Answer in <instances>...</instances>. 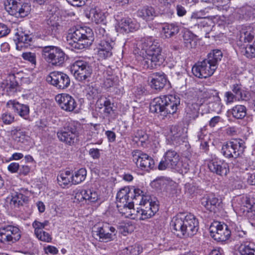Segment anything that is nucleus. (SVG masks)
<instances>
[{
    "label": "nucleus",
    "mask_w": 255,
    "mask_h": 255,
    "mask_svg": "<svg viewBox=\"0 0 255 255\" xmlns=\"http://www.w3.org/2000/svg\"><path fill=\"white\" fill-rule=\"evenodd\" d=\"M134 53L144 68H154L165 60L160 43L151 37L144 38L137 42Z\"/></svg>",
    "instance_id": "f257e3e1"
},
{
    "label": "nucleus",
    "mask_w": 255,
    "mask_h": 255,
    "mask_svg": "<svg viewBox=\"0 0 255 255\" xmlns=\"http://www.w3.org/2000/svg\"><path fill=\"white\" fill-rule=\"evenodd\" d=\"M171 226L178 236L185 238L195 235L199 229V222L191 214L179 213L171 221Z\"/></svg>",
    "instance_id": "f03ea898"
},
{
    "label": "nucleus",
    "mask_w": 255,
    "mask_h": 255,
    "mask_svg": "<svg viewBox=\"0 0 255 255\" xmlns=\"http://www.w3.org/2000/svg\"><path fill=\"white\" fill-rule=\"evenodd\" d=\"M135 196V204L140 206L136 210V216L140 220L151 218L158 211V203L155 198L144 195L142 190H137Z\"/></svg>",
    "instance_id": "7ed1b4c3"
},
{
    "label": "nucleus",
    "mask_w": 255,
    "mask_h": 255,
    "mask_svg": "<svg viewBox=\"0 0 255 255\" xmlns=\"http://www.w3.org/2000/svg\"><path fill=\"white\" fill-rule=\"evenodd\" d=\"M68 43L72 49L82 50L90 46L94 40L92 30L88 27H80L67 36Z\"/></svg>",
    "instance_id": "20e7f679"
},
{
    "label": "nucleus",
    "mask_w": 255,
    "mask_h": 255,
    "mask_svg": "<svg viewBox=\"0 0 255 255\" xmlns=\"http://www.w3.org/2000/svg\"><path fill=\"white\" fill-rule=\"evenodd\" d=\"M160 170L170 169L181 174L186 173L189 165L186 161H180L179 154L175 150H168L164 154L163 159L158 164Z\"/></svg>",
    "instance_id": "39448f33"
},
{
    "label": "nucleus",
    "mask_w": 255,
    "mask_h": 255,
    "mask_svg": "<svg viewBox=\"0 0 255 255\" xmlns=\"http://www.w3.org/2000/svg\"><path fill=\"white\" fill-rule=\"evenodd\" d=\"M95 32L99 42L97 46L98 55L100 58L105 59L110 57L113 54V49L115 42L105 28L97 26Z\"/></svg>",
    "instance_id": "423d86ee"
},
{
    "label": "nucleus",
    "mask_w": 255,
    "mask_h": 255,
    "mask_svg": "<svg viewBox=\"0 0 255 255\" xmlns=\"http://www.w3.org/2000/svg\"><path fill=\"white\" fill-rule=\"evenodd\" d=\"M42 56L46 62L55 66L62 65L65 60V54L63 50L54 46L43 47Z\"/></svg>",
    "instance_id": "0eeeda50"
},
{
    "label": "nucleus",
    "mask_w": 255,
    "mask_h": 255,
    "mask_svg": "<svg viewBox=\"0 0 255 255\" xmlns=\"http://www.w3.org/2000/svg\"><path fill=\"white\" fill-rule=\"evenodd\" d=\"M4 7L10 14L16 17H25L31 10L30 4L23 2L21 0H6Z\"/></svg>",
    "instance_id": "6e6552de"
},
{
    "label": "nucleus",
    "mask_w": 255,
    "mask_h": 255,
    "mask_svg": "<svg viewBox=\"0 0 255 255\" xmlns=\"http://www.w3.org/2000/svg\"><path fill=\"white\" fill-rule=\"evenodd\" d=\"M21 231L17 226L4 225L0 228V242L11 244L17 242L21 238Z\"/></svg>",
    "instance_id": "1a4fd4ad"
},
{
    "label": "nucleus",
    "mask_w": 255,
    "mask_h": 255,
    "mask_svg": "<svg viewBox=\"0 0 255 255\" xmlns=\"http://www.w3.org/2000/svg\"><path fill=\"white\" fill-rule=\"evenodd\" d=\"M245 146L241 139H235L223 144L221 152L227 158H237L244 152Z\"/></svg>",
    "instance_id": "9d476101"
},
{
    "label": "nucleus",
    "mask_w": 255,
    "mask_h": 255,
    "mask_svg": "<svg viewBox=\"0 0 255 255\" xmlns=\"http://www.w3.org/2000/svg\"><path fill=\"white\" fill-rule=\"evenodd\" d=\"M71 71L77 80L82 82L90 77L92 73V69L87 62L78 60L73 64Z\"/></svg>",
    "instance_id": "9b49d317"
},
{
    "label": "nucleus",
    "mask_w": 255,
    "mask_h": 255,
    "mask_svg": "<svg viewBox=\"0 0 255 255\" xmlns=\"http://www.w3.org/2000/svg\"><path fill=\"white\" fill-rule=\"evenodd\" d=\"M209 230L211 236L218 242H225L228 240L231 233L226 224L219 222H213Z\"/></svg>",
    "instance_id": "f8f14e48"
},
{
    "label": "nucleus",
    "mask_w": 255,
    "mask_h": 255,
    "mask_svg": "<svg viewBox=\"0 0 255 255\" xmlns=\"http://www.w3.org/2000/svg\"><path fill=\"white\" fill-rule=\"evenodd\" d=\"M93 233L97 240L101 242L107 243L114 240L117 231L114 227L106 223L101 227H98Z\"/></svg>",
    "instance_id": "ddd939ff"
},
{
    "label": "nucleus",
    "mask_w": 255,
    "mask_h": 255,
    "mask_svg": "<svg viewBox=\"0 0 255 255\" xmlns=\"http://www.w3.org/2000/svg\"><path fill=\"white\" fill-rule=\"evenodd\" d=\"M46 81L58 89L67 88L70 84L69 77L64 73L58 71L51 72L46 77Z\"/></svg>",
    "instance_id": "4468645a"
},
{
    "label": "nucleus",
    "mask_w": 255,
    "mask_h": 255,
    "mask_svg": "<svg viewBox=\"0 0 255 255\" xmlns=\"http://www.w3.org/2000/svg\"><path fill=\"white\" fill-rule=\"evenodd\" d=\"M216 69L212 66L205 59L198 61L192 67L193 75L199 78H207L211 76Z\"/></svg>",
    "instance_id": "2eb2a0df"
},
{
    "label": "nucleus",
    "mask_w": 255,
    "mask_h": 255,
    "mask_svg": "<svg viewBox=\"0 0 255 255\" xmlns=\"http://www.w3.org/2000/svg\"><path fill=\"white\" fill-rule=\"evenodd\" d=\"M137 190H141L139 188L130 189L128 186L121 188L117 193L116 197L117 207L123 206L131 202H134V196L136 195Z\"/></svg>",
    "instance_id": "dca6fc26"
},
{
    "label": "nucleus",
    "mask_w": 255,
    "mask_h": 255,
    "mask_svg": "<svg viewBox=\"0 0 255 255\" xmlns=\"http://www.w3.org/2000/svg\"><path fill=\"white\" fill-rule=\"evenodd\" d=\"M132 155L136 166L141 169L148 171L153 167L154 160L147 154L139 150H134L132 152Z\"/></svg>",
    "instance_id": "f3484780"
},
{
    "label": "nucleus",
    "mask_w": 255,
    "mask_h": 255,
    "mask_svg": "<svg viewBox=\"0 0 255 255\" xmlns=\"http://www.w3.org/2000/svg\"><path fill=\"white\" fill-rule=\"evenodd\" d=\"M57 135L60 141L67 144L72 145L77 139L78 132L74 126L69 125L57 131Z\"/></svg>",
    "instance_id": "a211bd4d"
},
{
    "label": "nucleus",
    "mask_w": 255,
    "mask_h": 255,
    "mask_svg": "<svg viewBox=\"0 0 255 255\" xmlns=\"http://www.w3.org/2000/svg\"><path fill=\"white\" fill-rule=\"evenodd\" d=\"M254 204L253 201L247 195L237 197L234 202L236 210L245 216L252 211Z\"/></svg>",
    "instance_id": "6ab92c4d"
},
{
    "label": "nucleus",
    "mask_w": 255,
    "mask_h": 255,
    "mask_svg": "<svg viewBox=\"0 0 255 255\" xmlns=\"http://www.w3.org/2000/svg\"><path fill=\"white\" fill-rule=\"evenodd\" d=\"M180 103L179 97L173 95L165 96L164 110L163 111L162 116L166 117L168 115L175 114Z\"/></svg>",
    "instance_id": "aec40b11"
},
{
    "label": "nucleus",
    "mask_w": 255,
    "mask_h": 255,
    "mask_svg": "<svg viewBox=\"0 0 255 255\" xmlns=\"http://www.w3.org/2000/svg\"><path fill=\"white\" fill-rule=\"evenodd\" d=\"M60 108L67 112H72L76 108L77 103L75 99L67 94H61L55 97Z\"/></svg>",
    "instance_id": "412c9836"
},
{
    "label": "nucleus",
    "mask_w": 255,
    "mask_h": 255,
    "mask_svg": "<svg viewBox=\"0 0 255 255\" xmlns=\"http://www.w3.org/2000/svg\"><path fill=\"white\" fill-rule=\"evenodd\" d=\"M208 166L212 172L221 176L226 175L229 171L228 164L216 158L209 161Z\"/></svg>",
    "instance_id": "4be33fe9"
},
{
    "label": "nucleus",
    "mask_w": 255,
    "mask_h": 255,
    "mask_svg": "<svg viewBox=\"0 0 255 255\" xmlns=\"http://www.w3.org/2000/svg\"><path fill=\"white\" fill-rule=\"evenodd\" d=\"M75 197L80 201L86 200L90 203H95L99 199L98 192L91 189L79 190L76 193Z\"/></svg>",
    "instance_id": "5701e85b"
},
{
    "label": "nucleus",
    "mask_w": 255,
    "mask_h": 255,
    "mask_svg": "<svg viewBox=\"0 0 255 255\" xmlns=\"http://www.w3.org/2000/svg\"><path fill=\"white\" fill-rule=\"evenodd\" d=\"M150 85L155 90H161L164 88L167 83V79L163 72H156L152 74Z\"/></svg>",
    "instance_id": "b1692460"
},
{
    "label": "nucleus",
    "mask_w": 255,
    "mask_h": 255,
    "mask_svg": "<svg viewBox=\"0 0 255 255\" xmlns=\"http://www.w3.org/2000/svg\"><path fill=\"white\" fill-rule=\"evenodd\" d=\"M221 201L215 194L211 193L203 197L201 204L210 211L216 212V209L220 206Z\"/></svg>",
    "instance_id": "393cba45"
},
{
    "label": "nucleus",
    "mask_w": 255,
    "mask_h": 255,
    "mask_svg": "<svg viewBox=\"0 0 255 255\" xmlns=\"http://www.w3.org/2000/svg\"><path fill=\"white\" fill-rule=\"evenodd\" d=\"M31 40L32 38L29 35L22 31H18L15 34L14 40L16 41V49L18 50H21L23 48L28 47Z\"/></svg>",
    "instance_id": "a878e982"
},
{
    "label": "nucleus",
    "mask_w": 255,
    "mask_h": 255,
    "mask_svg": "<svg viewBox=\"0 0 255 255\" xmlns=\"http://www.w3.org/2000/svg\"><path fill=\"white\" fill-rule=\"evenodd\" d=\"M255 37V23L244 26L240 31V40L241 42H250Z\"/></svg>",
    "instance_id": "bb28decb"
},
{
    "label": "nucleus",
    "mask_w": 255,
    "mask_h": 255,
    "mask_svg": "<svg viewBox=\"0 0 255 255\" xmlns=\"http://www.w3.org/2000/svg\"><path fill=\"white\" fill-rule=\"evenodd\" d=\"M18 87L14 75H9L7 79L1 84V87L5 90L7 95H12L17 91Z\"/></svg>",
    "instance_id": "cd10ccee"
},
{
    "label": "nucleus",
    "mask_w": 255,
    "mask_h": 255,
    "mask_svg": "<svg viewBox=\"0 0 255 255\" xmlns=\"http://www.w3.org/2000/svg\"><path fill=\"white\" fill-rule=\"evenodd\" d=\"M7 105H11L12 109L14 112L16 113L19 116L23 118L24 119H27L29 116V106L20 104L14 101H9Z\"/></svg>",
    "instance_id": "c85d7f7f"
},
{
    "label": "nucleus",
    "mask_w": 255,
    "mask_h": 255,
    "mask_svg": "<svg viewBox=\"0 0 255 255\" xmlns=\"http://www.w3.org/2000/svg\"><path fill=\"white\" fill-rule=\"evenodd\" d=\"M165 96L155 98L150 103L149 110L153 113H159L162 116L164 110Z\"/></svg>",
    "instance_id": "c756f323"
},
{
    "label": "nucleus",
    "mask_w": 255,
    "mask_h": 255,
    "mask_svg": "<svg viewBox=\"0 0 255 255\" xmlns=\"http://www.w3.org/2000/svg\"><path fill=\"white\" fill-rule=\"evenodd\" d=\"M179 31L178 26L174 23H166L162 27L161 34L164 38H170L176 35Z\"/></svg>",
    "instance_id": "7c9ffc66"
},
{
    "label": "nucleus",
    "mask_w": 255,
    "mask_h": 255,
    "mask_svg": "<svg viewBox=\"0 0 255 255\" xmlns=\"http://www.w3.org/2000/svg\"><path fill=\"white\" fill-rule=\"evenodd\" d=\"M119 27L123 31L128 33L136 30L139 27V24L130 18H126L121 19Z\"/></svg>",
    "instance_id": "2f4dec72"
},
{
    "label": "nucleus",
    "mask_w": 255,
    "mask_h": 255,
    "mask_svg": "<svg viewBox=\"0 0 255 255\" xmlns=\"http://www.w3.org/2000/svg\"><path fill=\"white\" fill-rule=\"evenodd\" d=\"M167 139L173 144L179 143L182 140L180 128L176 126H172L167 135Z\"/></svg>",
    "instance_id": "473e14b6"
},
{
    "label": "nucleus",
    "mask_w": 255,
    "mask_h": 255,
    "mask_svg": "<svg viewBox=\"0 0 255 255\" xmlns=\"http://www.w3.org/2000/svg\"><path fill=\"white\" fill-rule=\"evenodd\" d=\"M183 39L185 46L188 49L194 48L197 44V39L195 35L188 30L183 32Z\"/></svg>",
    "instance_id": "72a5a7b5"
},
{
    "label": "nucleus",
    "mask_w": 255,
    "mask_h": 255,
    "mask_svg": "<svg viewBox=\"0 0 255 255\" xmlns=\"http://www.w3.org/2000/svg\"><path fill=\"white\" fill-rule=\"evenodd\" d=\"M136 14L138 17L148 21L152 20L155 16V11L153 7L145 6L138 9Z\"/></svg>",
    "instance_id": "f704fd0d"
},
{
    "label": "nucleus",
    "mask_w": 255,
    "mask_h": 255,
    "mask_svg": "<svg viewBox=\"0 0 255 255\" xmlns=\"http://www.w3.org/2000/svg\"><path fill=\"white\" fill-rule=\"evenodd\" d=\"M92 18L96 23H101L105 26L106 23V13L97 7L92 8L90 11Z\"/></svg>",
    "instance_id": "c9c22d12"
},
{
    "label": "nucleus",
    "mask_w": 255,
    "mask_h": 255,
    "mask_svg": "<svg viewBox=\"0 0 255 255\" xmlns=\"http://www.w3.org/2000/svg\"><path fill=\"white\" fill-rule=\"evenodd\" d=\"M222 57L223 54L221 50L214 49L208 54L207 57L205 59L217 69Z\"/></svg>",
    "instance_id": "e433bc0d"
},
{
    "label": "nucleus",
    "mask_w": 255,
    "mask_h": 255,
    "mask_svg": "<svg viewBox=\"0 0 255 255\" xmlns=\"http://www.w3.org/2000/svg\"><path fill=\"white\" fill-rule=\"evenodd\" d=\"M104 76L103 85L106 89L110 88L117 84L119 78L111 70H108L105 73Z\"/></svg>",
    "instance_id": "4c0bfd02"
},
{
    "label": "nucleus",
    "mask_w": 255,
    "mask_h": 255,
    "mask_svg": "<svg viewBox=\"0 0 255 255\" xmlns=\"http://www.w3.org/2000/svg\"><path fill=\"white\" fill-rule=\"evenodd\" d=\"M238 251L239 255H255V244L250 241L244 242L240 246Z\"/></svg>",
    "instance_id": "58836bf2"
},
{
    "label": "nucleus",
    "mask_w": 255,
    "mask_h": 255,
    "mask_svg": "<svg viewBox=\"0 0 255 255\" xmlns=\"http://www.w3.org/2000/svg\"><path fill=\"white\" fill-rule=\"evenodd\" d=\"M134 204V202L130 201L127 205H124L121 207H117V208L119 212L123 216L126 218L133 219L135 218L133 216L134 212H135V210L133 208Z\"/></svg>",
    "instance_id": "ea45409f"
},
{
    "label": "nucleus",
    "mask_w": 255,
    "mask_h": 255,
    "mask_svg": "<svg viewBox=\"0 0 255 255\" xmlns=\"http://www.w3.org/2000/svg\"><path fill=\"white\" fill-rule=\"evenodd\" d=\"M232 90L239 100H247L249 98L248 92L242 89L241 84H235L233 85Z\"/></svg>",
    "instance_id": "a19ab883"
},
{
    "label": "nucleus",
    "mask_w": 255,
    "mask_h": 255,
    "mask_svg": "<svg viewBox=\"0 0 255 255\" xmlns=\"http://www.w3.org/2000/svg\"><path fill=\"white\" fill-rule=\"evenodd\" d=\"M57 181L60 186L65 188L72 182V176L70 171H66L61 173L57 176Z\"/></svg>",
    "instance_id": "79ce46f5"
},
{
    "label": "nucleus",
    "mask_w": 255,
    "mask_h": 255,
    "mask_svg": "<svg viewBox=\"0 0 255 255\" xmlns=\"http://www.w3.org/2000/svg\"><path fill=\"white\" fill-rule=\"evenodd\" d=\"M231 113L234 118L237 119H242L247 115V109L245 106L238 105L232 109Z\"/></svg>",
    "instance_id": "37998d69"
},
{
    "label": "nucleus",
    "mask_w": 255,
    "mask_h": 255,
    "mask_svg": "<svg viewBox=\"0 0 255 255\" xmlns=\"http://www.w3.org/2000/svg\"><path fill=\"white\" fill-rule=\"evenodd\" d=\"M87 175V170L85 168H80L75 172L74 174L71 175L72 182L74 184H78L83 181Z\"/></svg>",
    "instance_id": "c03bdc74"
},
{
    "label": "nucleus",
    "mask_w": 255,
    "mask_h": 255,
    "mask_svg": "<svg viewBox=\"0 0 255 255\" xmlns=\"http://www.w3.org/2000/svg\"><path fill=\"white\" fill-rule=\"evenodd\" d=\"M28 201V197L20 193H15L12 195L10 203L15 207L22 205L23 203Z\"/></svg>",
    "instance_id": "a18cd8bd"
},
{
    "label": "nucleus",
    "mask_w": 255,
    "mask_h": 255,
    "mask_svg": "<svg viewBox=\"0 0 255 255\" xmlns=\"http://www.w3.org/2000/svg\"><path fill=\"white\" fill-rule=\"evenodd\" d=\"M242 54L248 58L255 57V42L253 44L248 45L242 49Z\"/></svg>",
    "instance_id": "49530a36"
},
{
    "label": "nucleus",
    "mask_w": 255,
    "mask_h": 255,
    "mask_svg": "<svg viewBox=\"0 0 255 255\" xmlns=\"http://www.w3.org/2000/svg\"><path fill=\"white\" fill-rule=\"evenodd\" d=\"M196 92L198 97L204 100L210 99L213 96V92L211 90L207 89L203 86L197 89Z\"/></svg>",
    "instance_id": "de8ad7c7"
},
{
    "label": "nucleus",
    "mask_w": 255,
    "mask_h": 255,
    "mask_svg": "<svg viewBox=\"0 0 255 255\" xmlns=\"http://www.w3.org/2000/svg\"><path fill=\"white\" fill-rule=\"evenodd\" d=\"M99 102H101V105H103L104 107V112L108 115H111L113 112V105L110 99L106 98L103 99H101Z\"/></svg>",
    "instance_id": "09e8293b"
},
{
    "label": "nucleus",
    "mask_w": 255,
    "mask_h": 255,
    "mask_svg": "<svg viewBox=\"0 0 255 255\" xmlns=\"http://www.w3.org/2000/svg\"><path fill=\"white\" fill-rule=\"evenodd\" d=\"M86 128L88 129L87 130V134H89L90 137H88L89 139H91L92 137L96 136L97 134L98 133V130L100 128V125L99 124H88Z\"/></svg>",
    "instance_id": "8fccbe9b"
},
{
    "label": "nucleus",
    "mask_w": 255,
    "mask_h": 255,
    "mask_svg": "<svg viewBox=\"0 0 255 255\" xmlns=\"http://www.w3.org/2000/svg\"><path fill=\"white\" fill-rule=\"evenodd\" d=\"M201 28H203L205 32L209 31L212 30L214 26V22L212 19L209 17L204 18L199 24Z\"/></svg>",
    "instance_id": "3c124183"
},
{
    "label": "nucleus",
    "mask_w": 255,
    "mask_h": 255,
    "mask_svg": "<svg viewBox=\"0 0 255 255\" xmlns=\"http://www.w3.org/2000/svg\"><path fill=\"white\" fill-rule=\"evenodd\" d=\"M87 95L89 99L99 98L100 96V90L96 87L92 86H89L87 89Z\"/></svg>",
    "instance_id": "603ef678"
},
{
    "label": "nucleus",
    "mask_w": 255,
    "mask_h": 255,
    "mask_svg": "<svg viewBox=\"0 0 255 255\" xmlns=\"http://www.w3.org/2000/svg\"><path fill=\"white\" fill-rule=\"evenodd\" d=\"M34 234L39 240L44 242L49 243L51 242L52 240L49 234L43 230Z\"/></svg>",
    "instance_id": "864d4df0"
},
{
    "label": "nucleus",
    "mask_w": 255,
    "mask_h": 255,
    "mask_svg": "<svg viewBox=\"0 0 255 255\" xmlns=\"http://www.w3.org/2000/svg\"><path fill=\"white\" fill-rule=\"evenodd\" d=\"M48 224V222L47 221H45L43 223L36 220L34 221L32 224L33 228L34 229V234L42 231V229L47 226Z\"/></svg>",
    "instance_id": "5fc2aeb1"
},
{
    "label": "nucleus",
    "mask_w": 255,
    "mask_h": 255,
    "mask_svg": "<svg viewBox=\"0 0 255 255\" xmlns=\"http://www.w3.org/2000/svg\"><path fill=\"white\" fill-rule=\"evenodd\" d=\"M47 23L48 25L47 27L48 34L51 35L55 34L59 25L55 21H52L49 20H47Z\"/></svg>",
    "instance_id": "6e6d98bb"
},
{
    "label": "nucleus",
    "mask_w": 255,
    "mask_h": 255,
    "mask_svg": "<svg viewBox=\"0 0 255 255\" xmlns=\"http://www.w3.org/2000/svg\"><path fill=\"white\" fill-rule=\"evenodd\" d=\"M22 57L25 60L28 61L32 65H35L36 63V54L32 52H24L22 54Z\"/></svg>",
    "instance_id": "4d7b16f0"
},
{
    "label": "nucleus",
    "mask_w": 255,
    "mask_h": 255,
    "mask_svg": "<svg viewBox=\"0 0 255 255\" xmlns=\"http://www.w3.org/2000/svg\"><path fill=\"white\" fill-rule=\"evenodd\" d=\"M48 122L45 119H41L36 123V127L41 132H46L48 130Z\"/></svg>",
    "instance_id": "13d9d810"
},
{
    "label": "nucleus",
    "mask_w": 255,
    "mask_h": 255,
    "mask_svg": "<svg viewBox=\"0 0 255 255\" xmlns=\"http://www.w3.org/2000/svg\"><path fill=\"white\" fill-rule=\"evenodd\" d=\"M130 255H138L142 252V248L138 245L131 246L126 248Z\"/></svg>",
    "instance_id": "bf43d9fd"
},
{
    "label": "nucleus",
    "mask_w": 255,
    "mask_h": 255,
    "mask_svg": "<svg viewBox=\"0 0 255 255\" xmlns=\"http://www.w3.org/2000/svg\"><path fill=\"white\" fill-rule=\"evenodd\" d=\"M1 121L5 125H9L14 121V117L10 113H3L0 118Z\"/></svg>",
    "instance_id": "052dcab7"
},
{
    "label": "nucleus",
    "mask_w": 255,
    "mask_h": 255,
    "mask_svg": "<svg viewBox=\"0 0 255 255\" xmlns=\"http://www.w3.org/2000/svg\"><path fill=\"white\" fill-rule=\"evenodd\" d=\"M10 31V29L4 23H0V38L8 35Z\"/></svg>",
    "instance_id": "680f3d73"
},
{
    "label": "nucleus",
    "mask_w": 255,
    "mask_h": 255,
    "mask_svg": "<svg viewBox=\"0 0 255 255\" xmlns=\"http://www.w3.org/2000/svg\"><path fill=\"white\" fill-rule=\"evenodd\" d=\"M101 150L98 148H92L89 149V154L94 159H98L100 158L101 153L100 151Z\"/></svg>",
    "instance_id": "e2e57ef3"
},
{
    "label": "nucleus",
    "mask_w": 255,
    "mask_h": 255,
    "mask_svg": "<svg viewBox=\"0 0 255 255\" xmlns=\"http://www.w3.org/2000/svg\"><path fill=\"white\" fill-rule=\"evenodd\" d=\"M225 102L227 104H231L237 98V97L234 95L231 92H226L225 93Z\"/></svg>",
    "instance_id": "0e129e2a"
},
{
    "label": "nucleus",
    "mask_w": 255,
    "mask_h": 255,
    "mask_svg": "<svg viewBox=\"0 0 255 255\" xmlns=\"http://www.w3.org/2000/svg\"><path fill=\"white\" fill-rule=\"evenodd\" d=\"M19 165L18 163L12 162L10 163L8 167V170L12 173H16L19 171Z\"/></svg>",
    "instance_id": "69168bd1"
},
{
    "label": "nucleus",
    "mask_w": 255,
    "mask_h": 255,
    "mask_svg": "<svg viewBox=\"0 0 255 255\" xmlns=\"http://www.w3.org/2000/svg\"><path fill=\"white\" fill-rule=\"evenodd\" d=\"M30 170V168L28 165H23L19 166V174L20 175H26Z\"/></svg>",
    "instance_id": "338daca9"
},
{
    "label": "nucleus",
    "mask_w": 255,
    "mask_h": 255,
    "mask_svg": "<svg viewBox=\"0 0 255 255\" xmlns=\"http://www.w3.org/2000/svg\"><path fill=\"white\" fill-rule=\"evenodd\" d=\"M184 188L185 192L189 194H193L196 190L195 186L189 183L185 184Z\"/></svg>",
    "instance_id": "774afa93"
}]
</instances>
